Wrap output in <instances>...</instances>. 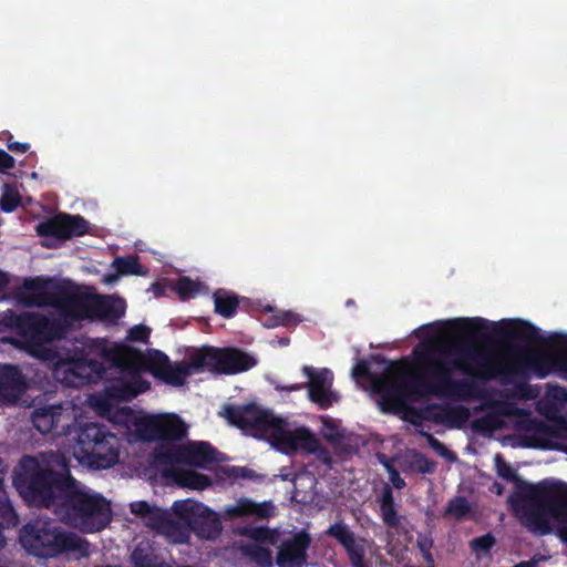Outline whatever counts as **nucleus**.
<instances>
[{"label":"nucleus","instance_id":"f257e3e1","mask_svg":"<svg viewBox=\"0 0 567 567\" xmlns=\"http://www.w3.org/2000/svg\"><path fill=\"white\" fill-rule=\"evenodd\" d=\"M443 333H458L468 338H494L518 340L527 344L543 341L538 327L522 319H508L499 322L475 318H457L421 326L415 334L429 338V342L414 349L417 369L410 368L403 360L389 362L373 385L380 395V409L384 413L399 411L408 400L419 401L427 395H456L458 399L483 400L486 391L473 380H454L456 370L446 354L453 347H444Z\"/></svg>","mask_w":567,"mask_h":567},{"label":"nucleus","instance_id":"f03ea898","mask_svg":"<svg viewBox=\"0 0 567 567\" xmlns=\"http://www.w3.org/2000/svg\"><path fill=\"white\" fill-rule=\"evenodd\" d=\"M225 419L243 431H250L269 441L279 452L291 455L298 451L309 454L327 453L319 439L309 427L299 426L287 430V421L272 412L261 410L254 403L245 405H225Z\"/></svg>","mask_w":567,"mask_h":567},{"label":"nucleus","instance_id":"7ed1b4c3","mask_svg":"<svg viewBox=\"0 0 567 567\" xmlns=\"http://www.w3.org/2000/svg\"><path fill=\"white\" fill-rule=\"evenodd\" d=\"M71 476L68 458L51 452L45 462L23 455L14 468L12 483L28 505L53 509Z\"/></svg>","mask_w":567,"mask_h":567},{"label":"nucleus","instance_id":"20e7f679","mask_svg":"<svg viewBox=\"0 0 567 567\" xmlns=\"http://www.w3.org/2000/svg\"><path fill=\"white\" fill-rule=\"evenodd\" d=\"M455 358L452 363L456 370L470 380L486 382L498 379L503 384H514L520 399H533L532 388L527 384L528 363L523 359L498 362L487 351L474 343L454 344Z\"/></svg>","mask_w":567,"mask_h":567},{"label":"nucleus","instance_id":"39448f33","mask_svg":"<svg viewBox=\"0 0 567 567\" xmlns=\"http://www.w3.org/2000/svg\"><path fill=\"white\" fill-rule=\"evenodd\" d=\"M52 512L60 522L82 533L104 529L112 515L110 502L100 494L90 493L73 476L64 486Z\"/></svg>","mask_w":567,"mask_h":567},{"label":"nucleus","instance_id":"423d86ee","mask_svg":"<svg viewBox=\"0 0 567 567\" xmlns=\"http://www.w3.org/2000/svg\"><path fill=\"white\" fill-rule=\"evenodd\" d=\"M549 519L567 522V483L543 481L536 485L527 484L522 507L523 524L546 534Z\"/></svg>","mask_w":567,"mask_h":567},{"label":"nucleus","instance_id":"0eeeda50","mask_svg":"<svg viewBox=\"0 0 567 567\" xmlns=\"http://www.w3.org/2000/svg\"><path fill=\"white\" fill-rule=\"evenodd\" d=\"M21 546L40 558H54L66 553L89 555V542L75 533L64 530L51 519L29 520L20 530Z\"/></svg>","mask_w":567,"mask_h":567},{"label":"nucleus","instance_id":"6e6552de","mask_svg":"<svg viewBox=\"0 0 567 567\" xmlns=\"http://www.w3.org/2000/svg\"><path fill=\"white\" fill-rule=\"evenodd\" d=\"M109 343L104 339H89L61 359L54 369L55 379L69 388H82L104 378Z\"/></svg>","mask_w":567,"mask_h":567},{"label":"nucleus","instance_id":"1a4fd4ad","mask_svg":"<svg viewBox=\"0 0 567 567\" xmlns=\"http://www.w3.org/2000/svg\"><path fill=\"white\" fill-rule=\"evenodd\" d=\"M105 362L121 370V375L111 380L104 389V400L107 403L128 402L150 390L151 383L141 375L144 354L126 347H109Z\"/></svg>","mask_w":567,"mask_h":567},{"label":"nucleus","instance_id":"9d476101","mask_svg":"<svg viewBox=\"0 0 567 567\" xmlns=\"http://www.w3.org/2000/svg\"><path fill=\"white\" fill-rule=\"evenodd\" d=\"M73 449L80 463L95 470L112 467L120 456L117 436L106 425L97 422L79 425Z\"/></svg>","mask_w":567,"mask_h":567},{"label":"nucleus","instance_id":"9b49d317","mask_svg":"<svg viewBox=\"0 0 567 567\" xmlns=\"http://www.w3.org/2000/svg\"><path fill=\"white\" fill-rule=\"evenodd\" d=\"M2 322L14 330L23 339L27 347L33 350L40 349L45 343L64 339L62 323L41 313H16L8 310L3 315Z\"/></svg>","mask_w":567,"mask_h":567},{"label":"nucleus","instance_id":"f8f14e48","mask_svg":"<svg viewBox=\"0 0 567 567\" xmlns=\"http://www.w3.org/2000/svg\"><path fill=\"white\" fill-rule=\"evenodd\" d=\"M192 364L196 371L233 375L254 368L257 359L236 347L204 346L192 354Z\"/></svg>","mask_w":567,"mask_h":567},{"label":"nucleus","instance_id":"ddd939ff","mask_svg":"<svg viewBox=\"0 0 567 567\" xmlns=\"http://www.w3.org/2000/svg\"><path fill=\"white\" fill-rule=\"evenodd\" d=\"M51 295L54 301L52 308L59 311V317L54 319L62 323L64 338L73 330L75 322L92 321L94 293L79 291L70 280H61Z\"/></svg>","mask_w":567,"mask_h":567},{"label":"nucleus","instance_id":"4468645a","mask_svg":"<svg viewBox=\"0 0 567 567\" xmlns=\"http://www.w3.org/2000/svg\"><path fill=\"white\" fill-rule=\"evenodd\" d=\"M172 511L200 539H216L221 534L219 515L200 502L189 498L175 501Z\"/></svg>","mask_w":567,"mask_h":567},{"label":"nucleus","instance_id":"2eb2a0df","mask_svg":"<svg viewBox=\"0 0 567 567\" xmlns=\"http://www.w3.org/2000/svg\"><path fill=\"white\" fill-rule=\"evenodd\" d=\"M34 429L42 434L69 436L78 423L74 405L70 401L35 406L31 413Z\"/></svg>","mask_w":567,"mask_h":567},{"label":"nucleus","instance_id":"dca6fc26","mask_svg":"<svg viewBox=\"0 0 567 567\" xmlns=\"http://www.w3.org/2000/svg\"><path fill=\"white\" fill-rule=\"evenodd\" d=\"M187 425L174 413L150 415L136 423V432L142 441L172 443L187 436Z\"/></svg>","mask_w":567,"mask_h":567},{"label":"nucleus","instance_id":"f3484780","mask_svg":"<svg viewBox=\"0 0 567 567\" xmlns=\"http://www.w3.org/2000/svg\"><path fill=\"white\" fill-rule=\"evenodd\" d=\"M37 234L43 238L68 240L87 233L89 223L80 215L60 213L37 225Z\"/></svg>","mask_w":567,"mask_h":567},{"label":"nucleus","instance_id":"a211bd4d","mask_svg":"<svg viewBox=\"0 0 567 567\" xmlns=\"http://www.w3.org/2000/svg\"><path fill=\"white\" fill-rule=\"evenodd\" d=\"M302 372L308 378V382L303 385L308 389L311 402L326 410L338 401V395L331 390L333 375L329 369L316 370L305 365Z\"/></svg>","mask_w":567,"mask_h":567},{"label":"nucleus","instance_id":"6ab92c4d","mask_svg":"<svg viewBox=\"0 0 567 567\" xmlns=\"http://www.w3.org/2000/svg\"><path fill=\"white\" fill-rule=\"evenodd\" d=\"M311 537L306 530H299L290 538L284 539L277 551V566L305 567L307 565Z\"/></svg>","mask_w":567,"mask_h":567},{"label":"nucleus","instance_id":"aec40b11","mask_svg":"<svg viewBox=\"0 0 567 567\" xmlns=\"http://www.w3.org/2000/svg\"><path fill=\"white\" fill-rule=\"evenodd\" d=\"M326 534L344 548L352 567H371V564L364 559V546L357 543L355 534L347 524L337 522L327 529Z\"/></svg>","mask_w":567,"mask_h":567},{"label":"nucleus","instance_id":"412c9836","mask_svg":"<svg viewBox=\"0 0 567 567\" xmlns=\"http://www.w3.org/2000/svg\"><path fill=\"white\" fill-rule=\"evenodd\" d=\"M60 285V281H56L51 277H29L25 278L20 288V292L18 296L22 297V291L32 292V297L25 298V303L29 306H53V297H51L54 288Z\"/></svg>","mask_w":567,"mask_h":567},{"label":"nucleus","instance_id":"4be33fe9","mask_svg":"<svg viewBox=\"0 0 567 567\" xmlns=\"http://www.w3.org/2000/svg\"><path fill=\"white\" fill-rule=\"evenodd\" d=\"M131 513L140 517L143 523L157 532L167 533L174 527V520L166 509L148 504L146 501H137L130 504Z\"/></svg>","mask_w":567,"mask_h":567},{"label":"nucleus","instance_id":"5701e85b","mask_svg":"<svg viewBox=\"0 0 567 567\" xmlns=\"http://www.w3.org/2000/svg\"><path fill=\"white\" fill-rule=\"evenodd\" d=\"M25 390V379L12 364H0V403H14Z\"/></svg>","mask_w":567,"mask_h":567},{"label":"nucleus","instance_id":"b1692460","mask_svg":"<svg viewBox=\"0 0 567 567\" xmlns=\"http://www.w3.org/2000/svg\"><path fill=\"white\" fill-rule=\"evenodd\" d=\"M126 310L124 299L113 296H102L94 293L92 321L100 320L109 323H116Z\"/></svg>","mask_w":567,"mask_h":567},{"label":"nucleus","instance_id":"393cba45","mask_svg":"<svg viewBox=\"0 0 567 567\" xmlns=\"http://www.w3.org/2000/svg\"><path fill=\"white\" fill-rule=\"evenodd\" d=\"M225 514L231 519L248 516L266 519L275 514V506L270 501L256 503L249 498L241 497L234 505L226 507Z\"/></svg>","mask_w":567,"mask_h":567},{"label":"nucleus","instance_id":"a878e982","mask_svg":"<svg viewBox=\"0 0 567 567\" xmlns=\"http://www.w3.org/2000/svg\"><path fill=\"white\" fill-rule=\"evenodd\" d=\"M223 454L210 443L205 441L186 444V465L205 467L208 464L220 462Z\"/></svg>","mask_w":567,"mask_h":567},{"label":"nucleus","instance_id":"bb28decb","mask_svg":"<svg viewBox=\"0 0 567 567\" xmlns=\"http://www.w3.org/2000/svg\"><path fill=\"white\" fill-rule=\"evenodd\" d=\"M498 408L497 413H486L485 415L473 420L472 429L477 433H487L493 432L501 427L502 420L501 415H509L508 404L498 401H487L481 406H476L474 410L478 412L483 409H494Z\"/></svg>","mask_w":567,"mask_h":567},{"label":"nucleus","instance_id":"cd10ccee","mask_svg":"<svg viewBox=\"0 0 567 567\" xmlns=\"http://www.w3.org/2000/svg\"><path fill=\"white\" fill-rule=\"evenodd\" d=\"M196 371L192 364V357L189 358V363L179 362L175 365L168 363L164 369H161L155 372V378L164 381L166 384L173 386H182L187 377L192 374V372Z\"/></svg>","mask_w":567,"mask_h":567},{"label":"nucleus","instance_id":"c85d7f7f","mask_svg":"<svg viewBox=\"0 0 567 567\" xmlns=\"http://www.w3.org/2000/svg\"><path fill=\"white\" fill-rule=\"evenodd\" d=\"M238 550L254 567H272L274 565L272 551L268 547L248 543L240 545Z\"/></svg>","mask_w":567,"mask_h":567},{"label":"nucleus","instance_id":"c756f323","mask_svg":"<svg viewBox=\"0 0 567 567\" xmlns=\"http://www.w3.org/2000/svg\"><path fill=\"white\" fill-rule=\"evenodd\" d=\"M471 417L468 408L464 405H447L436 415V421L450 429H463Z\"/></svg>","mask_w":567,"mask_h":567},{"label":"nucleus","instance_id":"7c9ffc66","mask_svg":"<svg viewBox=\"0 0 567 567\" xmlns=\"http://www.w3.org/2000/svg\"><path fill=\"white\" fill-rule=\"evenodd\" d=\"M380 511L383 523L390 528L400 525V517L395 507L392 488L385 485L381 493Z\"/></svg>","mask_w":567,"mask_h":567},{"label":"nucleus","instance_id":"2f4dec72","mask_svg":"<svg viewBox=\"0 0 567 567\" xmlns=\"http://www.w3.org/2000/svg\"><path fill=\"white\" fill-rule=\"evenodd\" d=\"M215 311L224 318H231L236 315L239 298L236 293L225 289H218L214 292Z\"/></svg>","mask_w":567,"mask_h":567},{"label":"nucleus","instance_id":"473e14b6","mask_svg":"<svg viewBox=\"0 0 567 567\" xmlns=\"http://www.w3.org/2000/svg\"><path fill=\"white\" fill-rule=\"evenodd\" d=\"M156 458L164 464H186V444L162 443L156 449Z\"/></svg>","mask_w":567,"mask_h":567},{"label":"nucleus","instance_id":"72a5a7b5","mask_svg":"<svg viewBox=\"0 0 567 567\" xmlns=\"http://www.w3.org/2000/svg\"><path fill=\"white\" fill-rule=\"evenodd\" d=\"M113 267L120 275H144L143 266L137 256L116 257Z\"/></svg>","mask_w":567,"mask_h":567},{"label":"nucleus","instance_id":"f704fd0d","mask_svg":"<svg viewBox=\"0 0 567 567\" xmlns=\"http://www.w3.org/2000/svg\"><path fill=\"white\" fill-rule=\"evenodd\" d=\"M19 522L18 514L16 513L12 503H2L0 501V549L6 544V538L2 530L4 528L14 527Z\"/></svg>","mask_w":567,"mask_h":567},{"label":"nucleus","instance_id":"c9c22d12","mask_svg":"<svg viewBox=\"0 0 567 567\" xmlns=\"http://www.w3.org/2000/svg\"><path fill=\"white\" fill-rule=\"evenodd\" d=\"M471 512L468 501L464 496H455L449 501L445 508V515L456 519L464 518Z\"/></svg>","mask_w":567,"mask_h":567},{"label":"nucleus","instance_id":"e433bc0d","mask_svg":"<svg viewBox=\"0 0 567 567\" xmlns=\"http://www.w3.org/2000/svg\"><path fill=\"white\" fill-rule=\"evenodd\" d=\"M134 567H154L157 564V557L140 544L132 553Z\"/></svg>","mask_w":567,"mask_h":567},{"label":"nucleus","instance_id":"4c0bfd02","mask_svg":"<svg viewBox=\"0 0 567 567\" xmlns=\"http://www.w3.org/2000/svg\"><path fill=\"white\" fill-rule=\"evenodd\" d=\"M134 567H154L157 564V557L140 544L132 553Z\"/></svg>","mask_w":567,"mask_h":567},{"label":"nucleus","instance_id":"58836bf2","mask_svg":"<svg viewBox=\"0 0 567 567\" xmlns=\"http://www.w3.org/2000/svg\"><path fill=\"white\" fill-rule=\"evenodd\" d=\"M20 205V195L17 189L6 186L0 197V208L4 213H11Z\"/></svg>","mask_w":567,"mask_h":567},{"label":"nucleus","instance_id":"ea45409f","mask_svg":"<svg viewBox=\"0 0 567 567\" xmlns=\"http://www.w3.org/2000/svg\"><path fill=\"white\" fill-rule=\"evenodd\" d=\"M183 484L193 489H205L212 485V480L202 473L186 472L183 476Z\"/></svg>","mask_w":567,"mask_h":567},{"label":"nucleus","instance_id":"a19ab883","mask_svg":"<svg viewBox=\"0 0 567 567\" xmlns=\"http://www.w3.org/2000/svg\"><path fill=\"white\" fill-rule=\"evenodd\" d=\"M176 292L182 299L194 297L199 290V284L189 277H181L175 287Z\"/></svg>","mask_w":567,"mask_h":567},{"label":"nucleus","instance_id":"79ce46f5","mask_svg":"<svg viewBox=\"0 0 567 567\" xmlns=\"http://www.w3.org/2000/svg\"><path fill=\"white\" fill-rule=\"evenodd\" d=\"M298 315L292 311H277L268 319V327H289L296 326L299 322Z\"/></svg>","mask_w":567,"mask_h":567},{"label":"nucleus","instance_id":"37998d69","mask_svg":"<svg viewBox=\"0 0 567 567\" xmlns=\"http://www.w3.org/2000/svg\"><path fill=\"white\" fill-rule=\"evenodd\" d=\"M168 363L171 362L165 353L161 351H155L154 354L151 355L148 360H146V358L144 357V364L141 367V370H148L155 377V372L157 371V369H164V367H166Z\"/></svg>","mask_w":567,"mask_h":567},{"label":"nucleus","instance_id":"c03bdc74","mask_svg":"<svg viewBox=\"0 0 567 567\" xmlns=\"http://www.w3.org/2000/svg\"><path fill=\"white\" fill-rule=\"evenodd\" d=\"M495 543V537L491 533H487L483 536L473 538L470 543V546L471 549L476 554H487L491 551Z\"/></svg>","mask_w":567,"mask_h":567},{"label":"nucleus","instance_id":"a18cd8bd","mask_svg":"<svg viewBox=\"0 0 567 567\" xmlns=\"http://www.w3.org/2000/svg\"><path fill=\"white\" fill-rule=\"evenodd\" d=\"M497 475L507 482H515L518 480L512 466L499 455L495 456Z\"/></svg>","mask_w":567,"mask_h":567},{"label":"nucleus","instance_id":"49530a36","mask_svg":"<svg viewBox=\"0 0 567 567\" xmlns=\"http://www.w3.org/2000/svg\"><path fill=\"white\" fill-rule=\"evenodd\" d=\"M240 534L243 536L249 537L256 542H265L270 536V529L265 526H258V527H244L240 530Z\"/></svg>","mask_w":567,"mask_h":567},{"label":"nucleus","instance_id":"de8ad7c7","mask_svg":"<svg viewBox=\"0 0 567 567\" xmlns=\"http://www.w3.org/2000/svg\"><path fill=\"white\" fill-rule=\"evenodd\" d=\"M353 375L357 378L369 379L371 382L372 390L374 391L373 382H374L375 378L380 377L381 374H372L370 371L369 364L364 361H361L353 369Z\"/></svg>","mask_w":567,"mask_h":567},{"label":"nucleus","instance_id":"09e8293b","mask_svg":"<svg viewBox=\"0 0 567 567\" xmlns=\"http://www.w3.org/2000/svg\"><path fill=\"white\" fill-rule=\"evenodd\" d=\"M150 337V329L142 324H136L128 331V338L132 341H141L144 342Z\"/></svg>","mask_w":567,"mask_h":567},{"label":"nucleus","instance_id":"8fccbe9b","mask_svg":"<svg viewBox=\"0 0 567 567\" xmlns=\"http://www.w3.org/2000/svg\"><path fill=\"white\" fill-rule=\"evenodd\" d=\"M416 467L420 473L432 474L436 468V462L420 454L416 460Z\"/></svg>","mask_w":567,"mask_h":567},{"label":"nucleus","instance_id":"3c124183","mask_svg":"<svg viewBox=\"0 0 567 567\" xmlns=\"http://www.w3.org/2000/svg\"><path fill=\"white\" fill-rule=\"evenodd\" d=\"M4 134L8 135L7 147L11 152H14V153H27L30 150V144L29 143H21V142L13 141V136L9 132H7Z\"/></svg>","mask_w":567,"mask_h":567},{"label":"nucleus","instance_id":"603ef678","mask_svg":"<svg viewBox=\"0 0 567 567\" xmlns=\"http://www.w3.org/2000/svg\"><path fill=\"white\" fill-rule=\"evenodd\" d=\"M8 466L4 461L0 457V501L2 503H11L8 493L4 488V476L7 474Z\"/></svg>","mask_w":567,"mask_h":567},{"label":"nucleus","instance_id":"864d4df0","mask_svg":"<svg viewBox=\"0 0 567 567\" xmlns=\"http://www.w3.org/2000/svg\"><path fill=\"white\" fill-rule=\"evenodd\" d=\"M429 445L440 455L446 456L450 452L449 449L443 444L441 441H439L436 437H434L431 434L426 435Z\"/></svg>","mask_w":567,"mask_h":567},{"label":"nucleus","instance_id":"5fc2aeb1","mask_svg":"<svg viewBox=\"0 0 567 567\" xmlns=\"http://www.w3.org/2000/svg\"><path fill=\"white\" fill-rule=\"evenodd\" d=\"M14 165V158L6 151L0 150V171L12 169Z\"/></svg>","mask_w":567,"mask_h":567},{"label":"nucleus","instance_id":"6e6d98bb","mask_svg":"<svg viewBox=\"0 0 567 567\" xmlns=\"http://www.w3.org/2000/svg\"><path fill=\"white\" fill-rule=\"evenodd\" d=\"M230 474L236 478H252L254 471L245 466H233Z\"/></svg>","mask_w":567,"mask_h":567},{"label":"nucleus","instance_id":"4d7b16f0","mask_svg":"<svg viewBox=\"0 0 567 567\" xmlns=\"http://www.w3.org/2000/svg\"><path fill=\"white\" fill-rule=\"evenodd\" d=\"M389 474L390 482L396 489H402L405 486V481L395 468L389 466Z\"/></svg>","mask_w":567,"mask_h":567},{"label":"nucleus","instance_id":"13d9d810","mask_svg":"<svg viewBox=\"0 0 567 567\" xmlns=\"http://www.w3.org/2000/svg\"><path fill=\"white\" fill-rule=\"evenodd\" d=\"M543 560H545L544 556H534L532 559L519 561L513 567H538L539 563Z\"/></svg>","mask_w":567,"mask_h":567},{"label":"nucleus","instance_id":"bf43d9fd","mask_svg":"<svg viewBox=\"0 0 567 567\" xmlns=\"http://www.w3.org/2000/svg\"><path fill=\"white\" fill-rule=\"evenodd\" d=\"M303 388H305V385L302 383H293L290 385H281L279 383L275 384V390H277L279 392H293V391H299Z\"/></svg>","mask_w":567,"mask_h":567},{"label":"nucleus","instance_id":"052dcab7","mask_svg":"<svg viewBox=\"0 0 567 567\" xmlns=\"http://www.w3.org/2000/svg\"><path fill=\"white\" fill-rule=\"evenodd\" d=\"M10 282V278L7 272L0 270V292L3 291Z\"/></svg>","mask_w":567,"mask_h":567},{"label":"nucleus","instance_id":"680f3d73","mask_svg":"<svg viewBox=\"0 0 567 567\" xmlns=\"http://www.w3.org/2000/svg\"><path fill=\"white\" fill-rule=\"evenodd\" d=\"M324 437L328 442H336V441H339L342 437V435L340 433L336 432L334 434L333 433L326 434Z\"/></svg>","mask_w":567,"mask_h":567},{"label":"nucleus","instance_id":"e2e57ef3","mask_svg":"<svg viewBox=\"0 0 567 567\" xmlns=\"http://www.w3.org/2000/svg\"><path fill=\"white\" fill-rule=\"evenodd\" d=\"M563 367L567 370V342L564 347V355L561 357Z\"/></svg>","mask_w":567,"mask_h":567},{"label":"nucleus","instance_id":"0e129e2a","mask_svg":"<svg viewBox=\"0 0 567 567\" xmlns=\"http://www.w3.org/2000/svg\"><path fill=\"white\" fill-rule=\"evenodd\" d=\"M492 491H495V492H496V494H498V495H499V494H502L503 486H502L501 484H498V483H494V484H493V488H492Z\"/></svg>","mask_w":567,"mask_h":567},{"label":"nucleus","instance_id":"69168bd1","mask_svg":"<svg viewBox=\"0 0 567 567\" xmlns=\"http://www.w3.org/2000/svg\"><path fill=\"white\" fill-rule=\"evenodd\" d=\"M536 365V369H537V374L540 377V378H544L546 375V372L542 371L539 368H538V362L535 363Z\"/></svg>","mask_w":567,"mask_h":567},{"label":"nucleus","instance_id":"338daca9","mask_svg":"<svg viewBox=\"0 0 567 567\" xmlns=\"http://www.w3.org/2000/svg\"><path fill=\"white\" fill-rule=\"evenodd\" d=\"M154 567H171V566H168V565H167V564H165V563H159V561H157V564H156Z\"/></svg>","mask_w":567,"mask_h":567},{"label":"nucleus","instance_id":"774afa93","mask_svg":"<svg viewBox=\"0 0 567 567\" xmlns=\"http://www.w3.org/2000/svg\"><path fill=\"white\" fill-rule=\"evenodd\" d=\"M424 557L426 560L432 561V555L430 553H426Z\"/></svg>","mask_w":567,"mask_h":567}]
</instances>
